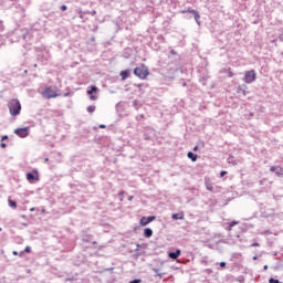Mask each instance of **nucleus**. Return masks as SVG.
<instances>
[{
    "instance_id": "obj_1",
    "label": "nucleus",
    "mask_w": 283,
    "mask_h": 283,
    "mask_svg": "<svg viewBox=\"0 0 283 283\" xmlns=\"http://www.w3.org/2000/svg\"><path fill=\"white\" fill-rule=\"evenodd\" d=\"M8 108L11 116H19V114H21V102H19L17 98H13L8 103Z\"/></svg>"
},
{
    "instance_id": "obj_2",
    "label": "nucleus",
    "mask_w": 283,
    "mask_h": 283,
    "mask_svg": "<svg viewBox=\"0 0 283 283\" xmlns=\"http://www.w3.org/2000/svg\"><path fill=\"white\" fill-rule=\"evenodd\" d=\"M134 74L137 76V78L145 81V78H147V75L149 74V67H147V65L145 64H140L139 66L134 69Z\"/></svg>"
},
{
    "instance_id": "obj_3",
    "label": "nucleus",
    "mask_w": 283,
    "mask_h": 283,
    "mask_svg": "<svg viewBox=\"0 0 283 283\" xmlns=\"http://www.w3.org/2000/svg\"><path fill=\"white\" fill-rule=\"evenodd\" d=\"M258 80V73H255V70L247 71L243 77V82L247 83V85H251V83H255Z\"/></svg>"
},
{
    "instance_id": "obj_4",
    "label": "nucleus",
    "mask_w": 283,
    "mask_h": 283,
    "mask_svg": "<svg viewBox=\"0 0 283 283\" xmlns=\"http://www.w3.org/2000/svg\"><path fill=\"white\" fill-rule=\"evenodd\" d=\"M96 92H98V87L96 85H92L90 90L86 91L87 96H90V101H98Z\"/></svg>"
},
{
    "instance_id": "obj_5",
    "label": "nucleus",
    "mask_w": 283,
    "mask_h": 283,
    "mask_svg": "<svg viewBox=\"0 0 283 283\" xmlns=\"http://www.w3.org/2000/svg\"><path fill=\"white\" fill-rule=\"evenodd\" d=\"M42 96H44V98L50 99V98H56V96H59V94H56V92H54V91L52 90V87L46 86V87L44 88L43 93H42Z\"/></svg>"
},
{
    "instance_id": "obj_6",
    "label": "nucleus",
    "mask_w": 283,
    "mask_h": 283,
    "mask_svg": "<svg viewBox=\"0 0 283 283\" xmlns=\"http://www.w3.org/2000/svg\"><path fill=\"white\" fill-rule=\"evenodd\" d=\"M14 134L17 136H19V138H28V136H30V128L29 127H24V128H17L14 130Z\"/></svg>"
},
{
    "instance_id": "obj_7",
    "label": "nucleus",
    "mask_w": 283,
    "mask_h": 283,
    "mask_svg": "<svg viewBox=\"0 0 283 283\" xmlns=\"http://www.w3.org/2000/svg\"><path fill=\"white\" fill-rule=\"evenodd\" d=\"M187 12L189 14H192L195 17V21L198 25H200V13L193 9H187V10H182L181 13L182 14H187Z\"/></svg>"
},
{
    "instance_id": "obj_8",
    "label": "nucleus",
    "mask_w": 283,
    "mask_h": 283,
    "mask_svg": "<svg viewBox=\"0 0 283 283\" xmlns=\"http://www.w3.org/2000/svg\"><path fill=\"white\" fill-rule=\"evenodd\" d=\"M154 220H156V216L143 217L139 221V224L142 227H147V224L154 222Z\"/></svg>"
},
{
    "instance_id": "obj_9",
    "label": "nucleus",
    "mask_w": 283,
    "mask_h": 283,
    "mask_svg": "<svg viewBox=\"0 0 283 283\" xmlns=\"http://www.w3.org/2000/svg\"><path fill=\"white\" fill-rule=\"evenodd\" d=\"M205 187L208 191H211L213 193L214 188H213V181H211V178L205 177Z\"/></svg>"
},
{
    "instance_id": "obj_10",
    "label": "nucleus",
    "mask_w": 283,
    "mask_h": 283,
    "mask_svg": "<svg viewBox=\"0 0 283 283\" xmlns=\"http://www.w3.org/2000/svg\"><path fill=\"white\" fill-rule=\"evenodd\" d=\"M27 180H29L31 184L39 180V171L35 170L34 172H28Z\"/></svg>"
},
{
    "instance_id": "obj_11",
    "label": "nucleus",
    "mask_w": 283,
    "mask_h": 283,
    "mask_svg": "<svg viewBox=\"0 0 283 283\" xmlns=\"http://www.w3.org/2000/svg\"><path fill=\"white\" fill-rule=\"evenodd\" d=\"M182 251L180 249H177L176 251H171L168 253V258H170V260H178V258H180Z\"/></svg>"
},
{
    "instance_id": "obj_12",
    "label": "nucleus",
    "mask_w": 283,
    "mask_h": 283,
    "mask_svg": "<svg viewBox=\"0 0 283 283\" xmlns=\"http://www.w3.org/2000/svg\"><path fill=\"white\" fill-rule=\"evenodd\" d=\"M129 74H132L130 70H124L119 73V76L122 77V81H125L129 78Z\"/></svg>"
},
{
    "instance_id": "obj_13",
    "label": "nucleus",
    "mask_w": 283,
    "mask_h": 283,
    "mask_svg": "<svg viewBox=\"0 0 283 283\" xmlns=\"http://www.w3.org/2000/svg\"><path fill=\"white\" fill-rule=\"evenodd\" d=\"M92 241V234H87V232L82 231V242H91Z\"/></svg>"
},
{
    "instance_id": "obj_14",
    "label": "nucleus",
    "mask_w": 283,
    "mask_h": 283,
    "mask_svg": "<svg viewBox=\"0 0 283 283\" xmlns=\"http://www.w3.org/2000/svg\"><path fill=\"white\" fill-rule=\"evenodd\" d=\"M237 93L247 96V85H239L237 88Z\"/></svg>"
},
{
    "instance_id": "obj_15",
    "label": "nucleus",
    "mask_w": 283,
    "mask_h": 283,
    "mask_svg": "<svg viewBox=\"0 0 283 283\" xmlns=\"http://www.w3.org/2000/svg\"><path fill=\"white\" fill-rule=\"evenodd\" d=\"M172 220H185V212H178V213H174L171 216Z\"/></svg>"
},
{
    "instance_id": "obj_16",
    "label": "nucleus",
    "mask_w": 283,
    "mask_h": 283,
    "mask_svg": "<svg viewBox=\"0 0 283 283\" xmlns=\"http://www.w3.org/2000/svg\"><path fill=\"white\" fill-rule=\"evenodd\" d=\"M154 235V230L151 228L144 229V238H151Z\"/></svg>"
},
{
    "instance_id": "obj_17",
    "label": "nucleus",
    "mask_w": 283,
    "mask_h": 283,
    "mask_svg": "<svg viewBox=\"0 0 283 283\" xmlns=\"http://www.w3.org/2000/svg\"><path fill=\"white\" fill-rule=\"evenodd\" d=\"M187 157L192 161L196 163L198 160V155L193 154L192 151H188Z\"/></svg>"
},
{
    "instance_id": "obj_18",
    "label": "nucleus",
    "mask_w": 283,
    "mask_h": 283,
    "mask_svg": "<svg viewBox=\"0 0 283 283\" xmlns=\"http://www.w3.org/2000/svg\"><path fill=\"white\" fill-rule=\"evenodd\" d=\"M270 171H275L276 176H280V174H282V168L277 166H272L270 167Z\"/></svg>"
},
{
    "instance_id": "obj_19",
    "label": "nucleus",
    "mask_w": 283,
    "mask_h": 283,
    "mask_svg": "<svg viewBox=\"0 0 283 283\" xmlns=\"http://www.w3.org/2000/svg\"><path fill=\"white\" fill-rule=\"evenodd\" d=\"M8 202H9V207H11V209H17V201L9 199Z\"/></svg>"
},
{
    "instance_id": "obj_20",
    "label": "nucleus",
    "mask_w": 283,
    "mask_h": 283,
    "mask_svg": "<svg viewBox=\"0 0 283 283\" xmlns=\"http://www.w3.org/2000/svg\"><path fill=\"white\" fill-rule=\"evenodd\" d=\"M154 273H156V277H163L165 275V273H160L158 269L154 268L153 269Z\"/></svg>"
},
{
    "instance_id": "obj_21",
    "label": "nucleus",
    "mask_w": 283,
    "mask_h": 283,
    "mask_svg": "<svg viewBox=\"0 0 283 283\" xmlns=\"http://www.w3.org/2000/svg\"><path fill=\"white\" fill-rule=\"evenodd\" d=\"M86 111L88 112V114H94V112H96V106H87Z\"/></svg>"
},
{
    "instance_id": "obj_22",
    "label": "nucleus",
    "mask_w": 283,
    "mask_h": 283,
    "mask_svg": "<svg viewBox=\"0 0 283 283\" xmlns=\"http://www.w3.org/2000/svg\"><path fill=\"white\" fill-rule=\"evenodd\" d=\"M235 224H238V221H231V222L229 223V226L227 227V230H228V231H231V229H233V227H235Z\"/></svg>"
},
{
    "instance_id": "obj_23",
    "label": "nucleus",
    "mask_w": 283,
    "mask_h": 283,
    "mask_svg": "<svg viewBox=\"0 0 283 283\" xmlns=\"http://www.w3.org/2000/svg\"><path fill=\"white\" fill-rule=\"evenodd\" d=\"M269 283H282V282L277 279L270 277Z\"/></svg>"
},
{
    "instance_id": "obj_24",
    "label": "nucleus",
    "mask_w": 283,
    "mask_h": 283,
    "mask_svg": "<svg viewBox=\"0 0 283 283\" xmlns=\"http://www.w3.org/2000/svg\"><path fill=\"white\" fill-rule=\"evenodd\" d=\"M24 253H32V248L30 245H27L24 249Z\"/></svg>"
},
{
    "instance_id": "obj_25",
    "label": "nucleus",
    "mask_w": 283,
    "mask_h": 283,
    "mask_svg": "<svg viewBox=\"0 0 283 283\" xmlns=\"http://www.w3.org/2000/svg\"><path fill=\"white\" fill-rule=\"evenodd\" d=\"M220 269H227V262L222 261L219 263Z\"/></svg>"
},
{
    "instance_id": "obj_26",
    "label": "nucleus",
    "mask_w": 283,
    "mask_h": 283,
    "mask_svg": "<svg viewBox=\"0 0 283 283\" xmlns=\"http://www.w3.org/2000/svg\"><path fill=\"white\" fill-rule=\"evenodd\" d=\"M142 282H143V280H140V279H134L133 281H130L128 283H142Z\"/></svg>"
},
{
    "instance_id": "obj_27",
    "label": "nucleus",
    "mask_w": 283,
    "mask_h": 283,
    "mask_svg": "<svg viewBox=\"0 0 283 283\" xmlns=\"http://www.w3.org/2000/svg\"><path fill=\"white\" fill-rule=\"evenodd\" d=\"M6 30V27L3 25V22L0 20V32H3Z\"/></svg>"
},
{
    "instance_id": "obj_28",
    "label": "nucleus",
    "mask_w": 283,
    "mask_h": 283,
    "mask_svg": "<svg viewBox=\"0 0 283 283\" xmlns=\"http://www.w3.org/2000/svg\"><path fill=\"white\" fill-rule=\"evenodd\" d=\"M227 176V170H222L221 172H220V178H224Z\"/></svg>"
},
{
    "instance_id": "obj_29",
    "label": "nucleus",
    "mask_w": 283,
    "mask_h": 283,
    "mask_svg": "<svg viewBox=\"0 0 283 283\" xmlns=\"http://www.w3.org/2000/svg\"><path fill=\"white\" fill-rule=\"evenodd\" d=\"M279 41L283 42V30H282L281 33L279 34Z\"/></svg>"
},
{
    "instance_id": "obj_30",
    "label": "nucleus",
    "mask_w": 283,
    "mask_h": 283,
    "mask_svg": "<svg viewBox=\"0 0 283 283\" xmlns=\"http://www.w3.org/2000/svg\"><path fill=\"white\" fill-rule=\"evenodd\" d=\"M61 10H62V12H65V10H67V6L62 4V6H61Z\"/></svg>"
},
{
    "instance_id": "obj_31",
    "label": "nucleus",
    "mask_w": 283,
    "mask_h": 283,
    "mask_svg": "<svg viewBox=\"0 0 283 283\" xmlns=\"http://www.w3.org/2000/svg\"><path fill=\"white\" fill-rule=\"evenodd\" d=\"M0 147H1V149H6V147H8V145L6 143H1Z\"/></svg>"
},
{
    "instance_id": "obj_32",
    "label": "nucleus",
    "mask_w": 283,
    "mask_h": 283,
    "mask_svg": "<svg viewBox=\"0 0 283 283\" xmlns=\"http://www.w3.org/2000/svg\"><path fill=\"white\" fill-rule=\"evenodd\" d=\"M8 135H3L2 137H1V142L3 143V140H8Z\"/></svg>"
},
{
    "instance_id": "obj_33",
    "label": "nucleus",
    "mask_w": 283,
    "mask_h": 283,
    "mask_svg": "<svg viewBox=\"0 0 283 283\" xmlns=\"http://www.w3.org/2000/svg\"><path fill=\"white\" fill-rule=\"evenodd\" d=\"M228 76L229 78H233V72L229 71Z\"/></svg>"
},
{
    "instance_id": "obj_34",
    "label": "nucleus",
    "mask_w": 283,
    "mask_h": 283,
    "mask_svg": "<svg viewBox=\"0 0 283 283\" xmlns=\"http://www.w3.org/2000/svg\"><path fill=\"white\" fill-rule=\"evenodd\" d=\"M144 138H145V140H149L151 137H149V135H147V134H144Z\"/></svg>"
},
{
    "instance_id": "obj_35",
    "label": "nucleus",
    "mask_w": 283,
    "mask_h": 283,
    "mask_svg": "<svg viewBox=\"0 0 283 283\" xmlns=\"http://www.w3.org/2000/svg\"><path fill=\"white\" fill-rule=\"evenodd\" d=\"M170 54H172V56H175L177 54L176 50H170Z\"/></svg>"
},
{
    "instance_id": "obj_36",
    "label": "nucleus",
    "mask_w": 283,
    "mask_h": 283,
    "mask_svg": "<svg viewBox=\"0 0 283 283\" xmlns=\"http://www.w3.org/2000/svg\"><path fill=\"white\" fill-rule=\"evenodd\" d=\"M24 254H25L24 251H21L20 253H18V255H20V258H23Z\"/></svg>"
},
{
    "instance_id": "obj_37",
    "label": "nucleus",
    "mask_w": 283,
    "mask_h": 283,
    "mask_svg": "<svg viewBox=\"0 0 283 283\" xmlns=\"http://www.w3.org/2000/svg\"><path fill=\"white\" fill-rule=\"evenodd\" d=\"M38 60H39V61H43V55L39 54V55H38Z\"/></svg>"
},
{
    "instance_id": "obj_38",
    "label": "nucleus",
    "mask_w": 283,
    "mask_h": 283,
    "mask_svg": "<svg viewBox=\"0 0 283 283\" xmlns=\"http://www.w3.org/2000/svg\"><path fill=\"white\" fill-rule=\"evenodd\" d=\"M118 196H125V190L119 191Z\"/></svg>"
},
{
    "instance_id": "obj_39",
    "label": "nucleus",
    "mask_w": 283,
    "mask_h": 283,
    "mask_svg": "<svg viewBox=\"0 0 283 283\" xmlns=\"http://www.w3.org/2000/svg\"><path fill=\"white\" fill-rule=\"evenodd\" d=\"M105 124L99 125V129H105Z\"/></svg>"
},
{
    "instance_id": "obj_40",
    "label": "nucleus",
    "mask_w": 283,
    "mask_h": 283,
    "mask_svg": "<svg viewBox=\"0 0 283 283\" xmlns=\"http://www.w3.org/2000/svg\"><path fill=\"white\" fill-rule=\"evenodd\" d=\"M128 200L132 202V200H134V196H128Z\"/></svg>"
},
{
    "instance_id": "obj_41",
    "label": "nucleus",
    "mask_w": 283,
    "mask_h": 283,
    "mask_svg": "<svg viewBox=\"0 0 283 283\" xmlns=\"http://www.w3.org/2000/svg\"><path fill=\"white\" fill-rule=\"evenodd\" d=\"M263 270L269 271V265H264Z\"/></svg>"
},
{
    "instance_id": "obj_42",
    "label": "nucleus",
    "mask_w": 283,
    "mask_h": 283,
    "mask_svg": "<svg viewBox=\"0 0 283 283\" xmlns=\"http://www.w3.org/2000/svg\"><path fill=\"white\" fill-rule=\"evenodd\" d=\"M94 41H96V38H91V42L94 43Z\"/></svg>"
},
{
    "instance_id": "obj_43",
    "label": "nucleus",
    "mask_w": 283,
    "mask_h": 283,
    "mask_svg": "<svg viewBox=\"0 0 283 283\" xmlns=\"http://www.w3.org/2000/svg\"><path fill=\"white\" fill-rule=\"evenodd\" d=\"M136 87H138V90H140V87H143V84H137Z\"/></svg>"
},
{
    "instance_id": "obj_44",
    "label": "nucleus",
    "mask_w": 283,
    "mask_h": 283,
    "mask_svg": "<svg viewBox=\"0 0 283 283\" xmlns=\"http://www.w3.org/2000/svg\"><path fill=\"white\" fill-rule=\"evenodd\" d=\"M260 244L258 242L252 243V247H259Z\"/></svg>"
},
{
    "instance_id": "obj_45",
    "label": "nucleus",
    "mask_w": 283,
    "mask_h": 283,
    "mask_svg": "<svg viewBox=\"0 0 283 283\" xmlns=\"http://www.w3.org/2000/svg\"><path fill=\"white\" fill-rule=\"evenodd\" d=\"M12 253H13V255H19V252L15 250Z\"/></svg>"
},
{
    "instance_id": "obj_46",
    "label": "nucleus",
    "mask_w": 283,
    "mask_h": 283,
    "mask_svg": "<svg viewBox=\"0 0 283 283\" xmlns=\"http://www.w3.org/2000/svg\"><path fill=\"white\" fill-rule=\"evenodd\" d=\"M182 87H187V82H184V83H182Z\"/></svg>"
},
{
    "instance_id": "obj_47",
    "label": "nucleus",
    "mask_w": 283,
    "mask_h": 283,
    "mask_svg": "<svg viewBox=\"0 0 283 283\" xmlns=\"http://www.w3.org/2000/svg\"><path fill=\"white\" fill-rule=\"evenodd\" d=\"M193 151H198V146H195V147H193Z\"/></svg>"
},
{
    "instance_id": "obj_48",
    "label": "nucleus",
    "mask_w": 283,
    "mask_h": 283,
    "mask_svg": "<svg viewBox=\"0 0 283 283\" xmlns=\"http://www.w3.org/2000/svg\"><path fill=\"white\" fill-rule=\"evenodd\" d=\"M22 39H23V41H25V34H22Z\"/></svg>"
},
{
    "instance_id": "obj_49",
    "label": "nucleus",
    "mask_w": 283,
    "mask_h": 283,
    "mask_svg": "<svg viewBox=\"0 0 283 283\" xmlns=\"http://www.w3.org/2000/svg\"><path fill=\"white\" fill-rule=\"evenodd\" d=\"M21 218H23V220H25L27 217H25V214H22Z\"/></svg>"
},
{
    "instance_id": "obj_50",
    "label": "nucleus",
    "mask_w": 283,
    "mask_h": 283,
    "mask_svg": "<svg viewBox=\"0 0 283 283\" xmlns=\"http://www.w3.org/2000/svg\"><path fill=\"white\" fill-rule=\"evenodd\" d=\"M252 260H258V256H256V255H255V256H253V258H252Z\"/></svg>"
},
{
    "instance_id": "obj_51",
    "label": "nucleus",
    "mask_w": 283,
    "mask_h": 283,
    "mask_svg": "<svg viewBox=\"0 0 283 283\" xmlns=\"http://www.w3.org/2000/svg\"><path fill=\"white\" fill-rule=\"evenodd\" d=\"M34 210H35V208H31V209H30L31 212L34 211Z\"/></svg>"
},
{
    "instance_id": "obj_52",
    "label": "nucleus",
    "mask_w": 283,
    "mask_h": 283,
    "mask_svg": "<svg viewBox=\"0 0 283 283\" xmlns=\"http://www.w3.org/2000/svg\"><path fill=\"white\" fill-rule=\"evenodd\" d=\"M92 14H96V11L93 10V11H92Z\"/></svg>"
},
{
    "instance_id": "obj_53",
    "label": "nucleus",
    "mask_w": 283,
    "mask_h": 283,
    "mask_svg": "<svg viewBox=\"0 0 283 283\" xmlns=\"http://www.w3.org/2000/svg\"><path fill=\"white\" fill-rule=\"evenodd\" d=\"M10 1H12V2H17V1H19V0H10Z\"/></svg>"
},
{
    "instance_id": "obj_54",
    "label": "nucleus",
    "mask_w": 283,
    "mask_h": 283,
    "mask_svg": "<svg viewBox=\"0 0 283 283\" xmlns=\"http://www.w3.org/2000/svg\"><path fill=\"white\" fill-rule=\"evenodd\" d=\"M65 96H70V93H65Z\"/></svg>"
},
{
    "instance_id": "obj_55",
    "label": "nucleus",
    "mask_w": 283,
    "mask_h": 283,
    "mask_svg": "<svg viewBox=\"0 0 283 283\" xmlns=\"http://www.w3.org/2000/svg\"><path fill=\"white\" fill-rule=\"evenodd\" d=\"M0 45H3V42H0Z\"/></svg>"
},
{
    "instance_id": "obj_56",
    "label": "nucleus",
    "mask_w": 283,
    "mask_h": 283,
    "mask_svg": "<svg viewBox=\"0 0 283 283\" xmlns=\"http://www.w3.org/2000/svg\"><path fill=\"white\" fill-rule=\"evenodd\" d=\"M0 231H3V229L0 228Z\"/></svg>"
}]
</instances>
